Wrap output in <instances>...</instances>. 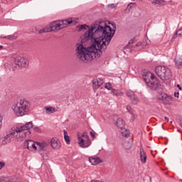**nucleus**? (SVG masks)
<instances>
[{"mask_svg":"<svg viewBox=\"0 0 182 182\" xmlns=\"http://www.w3.org/2000/svg\"><path fill=\"white\" fill-rule=\"evenodd\" d=\"M113 28L107 26L105 21H96L90 27L87 24L80 25L81 30H87L83 35L85 41H94L92 45L88 48L82 44H77L75 50L77 59L87 63L92 62L93 59L101 56L102 52L107 49V46L112 41V38L116 33V25L112 24Z\"/></svg>","mask_w":182,"mask_h":182,"instance_id":"1","label":"nucleus"},{"mask_svg":"<svg viewBox=\"0 0 182 182\" xmlns=\"http://www.w3.org/2000/svg\"><path fill=\"white\" fill-rule=\"evenodd\" d=\"M11 109L16 116L21 117L25 116V114L29 112L31 102L25 98L18 99L17 101L14 102Z\"/></svg>","mask_w":182,"mask_h":182,"instance_id":"2","label":"nucleus"},{"mask_svg":"<svg viewBox=\"0 0 182 182\" xmlns=\"http://www.w3.org/2000/svg\"><path fill=\"white\" fill-rule=\"evenodd\" d=\"M142 77L147 86L151 90H157L160 88V80L151 72L144 73Z\"/></svg>","mask_w":182,"mask_h":182,"instance_id":"3","label":"nucleus"},{"mask_svg":"<svg viewBox=\"0 0 182 182\" xmlns=\"http://www.w3.org/2000/svg\"><path fill=\"white\" fill-rule=\"evenodd\" d=\"M155 73L161 80H168L173 75L171 74V70L168 67L161 65L155 68Z\"/></svg>","mask_w":182,"mask_h":182,"instance_id":"4","label":"nucleus"},{"mask_svg":"<svg viewBox=\"0 0 182 182\" xmlns=\"http://www.w3.org/2000/svg\"><path fill=\"white\" fill-rule=\"evenodd\" d=\"M33 123L32 122H29L25 124V125L18 127L16 128V133H19V137H21V139H23L24 136L25 137H26V132H25V130H28V133L29 134H31V129H33Z\"/></svg>","mask_w":182,"mask_h":182,"instance_id":"5","label":"nucleus"},{"mask_svg":"<svg viewBox=\"0 0 182 182\" xmlns=\"http://www.w3.org/2000/svg\"><path fill=\"white\" fill-rule=\"evenodd\" d=\"M36 146H38L39 149V153L43 158V160H48V155L45 153H42V151H46V149L48 147V143L46 142H36Z\"/></svg>","mask_w":182,"mask_h":182,"instance_id":"6","label":"nucleus"},{"mask_svg":"<svg viewBox=\"0 0 182 182\" xmlns=\"http://www.w3.org/2000/svg\"><path fill=\"white\" fill-rule=\"evenodd\" d=\"M15 63L18 68H28L29 65V61L28 59L18 56L15 58Z\"/></svg>","mask_w":182,"mask_h":182,"instance_id":"7","label":"nucleus"},{"mask_svg":"<svg viewBox=\"0 0 182 182\" xmlns=\"http://www.w3.org/2000/svg\"><path fill=\"white\" fill-rule=\"evenodd\" d=\"M159 99L164 105H171L173 100L167 94L162 92L159 95Z\"/></svg>","mask_w":182,"mask_h":182,"instance_id":"8","label":"nucleus"},{"mask_svg":"<svg viewBox=\"0 0 182 182\" xmlns=\"http://www.w3.org/2000/svg\"><path fill=\"white\" fill-rule=\"evenodd\" d=\"M48 28L49 32H58V31L63 29V27H61L60 21H53L50 24Z\"/></svg>","mask_w":182,"mask_h":182,"instance_id":"9","label":"nucleus"},{"mask_svg":"<svg viewBox=\"0 0 182 182\" xmlns=\"http://www.w3.org/2000/svg\"><path fill=\"white\" fill-rule=\"evenodd\" d=\"M78 143L82 149H85L86 147H89L91 144L90 139H85L81 136L78 137Z\"/></svg>","mask_w":182,"mask_h":182,"instance_id":"10","label":"nucleus"},{"mask_svg":"<svg viewBox=\"0 0 182 182\" xmlns=\"http://www.w3.org/2000/svg\"><path fill=\"white\" fill-rule=\"evenodd\" d=\"M36 142L32 140H27L24 142L23 146L32 151L33 150H36Z\"/></svg>","mask_w":182,"mask_h":182,"instance_id":"11","label":"nucleus"},{"mask_svg":"<svg viewBox=\"0 0 182 182\" xmlns=\"http://www.w3.org/2000/svg\"><path fill=\"white\" fill-rule=\"evenodd\" d=\"M50 144H51V147L53 149H55L56 150H58V149H60V146H61L60 141L58 139V138H55V137L51 139Z\"/></svg>","mask_w":182,"mask_h":182,"instance_id":"12","label":"nucleus"},{"mask_svg":"<svg viewBox=\"0 0 182 182\" xmlns=\"http://www.w3.org/2000/svg\"><path fill=\"white\" fill-rule=\"evenodd\" d=\"M19 133L16 132V129L15 130H12L10 131L7 133L6 136H4L5 140H8V139H9V140H11V139H14V137H19Z\"/></svg>","mask_w":182,"mask_h":182,"instance_id":"13","label":"nucleus"},{"mask_svg":"<svg viewBox=\"0 0 182 182\" xmlns=\"http://www.w3.org/2000/svg\"><path fill=\"white\" fill-rule=\"evenodd\" d=\"M105 82L103 80L99 78V79H95L92 80V87L93 89H99L103 85Z\"/></svg>","mask_w":182,"mask_h":182,"instance_id":"14","label":"nucleus"},{"mask_svg":"<svg viewBox=\"0 0 182 182\" xmlns=\"http://www.w3.org/2000/svg\"><path fill=\"white\" fill-rule=\"evenodd\" d=\"M60 22V25L63 28H66L68 25H70V23H73V20L72 18H68L65 20L58 21Z\"/></svg>","mask_w":182,"mask_h":182,"instance_id":"15","label":"nucleus"},{"mask_svg":"<svg viewBox=\"0 0 182 182\" xmlns=\"http://www.w3.org/2000/svg\"><path fill=\"white\" fill-rule=\"evenodd\" d=\"M117 127L121 130H124V127H126V122L123 120L122 118H118L116 122Z\"/></svg>","mask_w":182,"mask_h":182,"instance_id":"16","label":"nucleus"},{"mask_svg":"<svg viewBox=\"0 0 182 182\" xmlns=\"http://www.w3.org/2000/svg\"><path fill=\"white\" fill-rule=\"evenodd\" d=\"M89 161L92 164V166H96V164H100V163H103V160L100 159L99 157H90Z\"/></svg>","mask_w":182,"mask_h":182,"instance_id":"17","label":"nucleus"},{"mask_svg":"<svg viewBox=\"0 0 182 182\" xmlns=\"http://www.w3.org/2000/svg\"><path fill=\"white\" fill-rule=\"evenodd\" d=\"M140 160L141 163L144 164L147 160V156L146 155V152L143 148L140 149Z\"/></svg>","mask_w":182,"mask_h":182,"instance_id":"18","label":"nucleus"},{"mask_svg":"<svg viewBox=\"0 0 182 182\" xmlns=\"http://www.w3.org/2000/svg\"><path fill=\"white\" fill-rule=\"evenodd\" d=\"M152 5H160L161 6H164L166 5L165 0H153Z\"/></svg>","mask_w":182,"mask_h":182,"instance_id":"19","label":"nucleus"},{"mask_svg":"<svg viewBox=\"0 0 182 182\" xmlns=\"http://www.w3.org/2000/svg\"><path fill=\"white\" fill-rule=\"evenodd\" d=\"M176 66L182 65V56H176L174 59Z\"/></svg>","mask_w":182,"mask_h":182,"instance_id":"20","label":"nucleus"},{"mask_svg":"<svg viewBox=\"0 0 182 182\" xmlns=\"http://www.w3.org/2000/svg\"><path fill=\"white\" fill-rule=\"evenodd\" d=\"M129 100L131 101L132 105H137L139 102V97H137L136 95L130 98Z\"/></svg>","mask_w":182,"mask_h":182,"instance_id":"21","label":"nucleus"},{"mask_svg":"<svg viewBox=\"0 0 182 182\" xmlns=\"http://www.w3.org/2000/svg\"><path fill=\"white\" fill-rule=\"evenodd\" d=\"M46 109V112L48 114H52V113H55V112H56V110L55 109V108L52 107H45Z\"/></svg>","mask_w":182,"mask_h":182,"instance_id":"22","label":"nucleus"},{"mask_svg":"<svg viewBox=\"0 0 182 182\" xmlns=\"http://www.w3.org/2000/svg\"><path fill=\"white\" fill-rule=\"evenodd\" d=\"M136 5V3H130L127 5L124 13L125 14H130V10Z\"/></svg>","mask_w":182,"mask_h":182,"instance_id":"23","label":"nucleus"},{"mask_svg":"<svg viewBox=\"0 0 182 182\" xmlns=\"http://www.w3.org/2000/svg\"><path fill=\"white\" fill-rule=\"evenodd\" d=\"M112 93L114 96H117V97H119V96H123L124 93L123 92H117L116 89H112Z\"/></svg>","mask_w":182,"mask_h":182,"instance_id":"24","label":"nucleus"},{"mask_svg":"<svg viewBox=\"0 0 182 182\" xmlns=\"http://www.w3.org/2000/svg\"><path fill=\"white\" fill-rule=\"evenodd\" d=\"M126 95L129 100L136 95V94H134V92L132 91L131 90H127L126 91Z\"/></svg>","mask_w":182,"mask_h":182,"instance_id":"25","label":"nucleus"},{"mask_svg":"<svg viewBox=\"0 0 182 182\" xmlns=\"http://www.w3.org/2000/svg\"><path fill=\"white\" fill-rule=\"evenodd\" d=\"M64 139L67 144H70V138L68 135V132H66V130H64Z\"/></svg>","mask_w":182,"mask_h":182,"instance_id":"26","label":"nucleus"},{"mask_svg":"<svg viewBox=\"0 0 182 182\" xmlns=\"http://www.w3.org/2000/svg\"><path fill=\"white\" fill-rule=\"evenodd\" d=\"M1 39H8L9 41H15V39H16V38L15 37V36L11 35V36H1L0 37Z\"/></svg>","mask_w":182,"mask_h":182,"instance_id":"27","label":"nucleus"},{"mask_svg":"<svg viewBox=\"0 0 182 182\" xmlns=\"http://www.w3.org/2000/svg\"><path fill=\"white\" fill-rule=\"evenodd\" d=\"M49 32V28L48 27H46L43 29L39 30L38 33H48Z\"/></svg>","mask_w":182,"mask_h":182,"instance_id":"28","label":"nucleus"},{"mask_svg":"<svg viewBox=\"0 0 182 182\" xmlns=\"http://www.w3.org/2000/svg\"><path fill=\"white\" fill-rule=\"evenodd\" d=\"M107 6L109 9H114V8H117V4H108Z\"/></svg>","mask_w":182,"mask_h":182,"instance_id":"29","label":"nucleus"},{"mask_svg":"<svg viewBox=\"0 0 182 182\" xmlns=\"http://www.w3.org/2000/svg\"><path fill=\"white\" fill-rule=\"evenodd\" d=\"M124 146L126 150H129V149H132V144H129V142H125Z\"/></svg>","mask_w":182,"mask_h":182,"instance_id":"30","label":"nucleus"},{"mask_svg":"<svg viewBox=\"0 0 182 182\" xmlns=\"http://www.w3.org/2000/svg\"><path fill=\"white\" fill-rule=\"evenodd\" d=\"M105 89H107V90H112V83L107 82L105 84Z\"/></svg>","mask_w":182,"mask_h":182,"instance_id":"31","label":"nucleus"},{"mask_svg":"<svg viewBox=\"0 0 182 182\" xmlns=\"http://www.w3.org/2000/svg\"><path fill=\"white\" fill-rule=\"evenodd\" d=\"M127 110L132 114L133 117L134 116V114L132 112V107L130 105L127 106Z\"/></svg>","mask_w":182,"mask_h":182,"instance_id":"32","label":"nucleus"},{"mask_svg":"<svg viewBox=\"0 0 182 182\" xmlns=\"http://www.w3.org/2000/svg\"><path fill=\"white\" fill-rule=\"evenodd\" d=\"M80 137H82V139H89V136L86 132H83Z\"/></svg>","mask_w":182,"mask_h":182,"instance_id":"33","label":"nucleus"},{"mask_svg":"<svg viewBox=\"0 0 182 182\" xmlns=\"http://www.w3.org/2000/svg\"><path fill=\"white\" fill-rule=\"evenodd\" d=\"M176 33H178V36H182V28L176 31Z\"/></svg>","mask_w":182,"mask_h":182,"instance_id":"34","label":"nucleus"},{"mask_svg":"<svg viewBox=\"0 0 182 182\" xmlns=\"http://www.w3.org/2000/svg\"><path fill=\"white\" fill-rule=\"evenodd\" d=\"M4 167H5V162L1 161L0 162V170H2V168H4Z\"/></svg>","mask_w":182,"mask_h":182,"instance_id":"35","label":"nucleus"},{"mask_svg":"<svg viewBox=\"0 0 182 182\" xmlns=\"http://www.w3.org/2000/svg\"><path fill=\"white\" fill-rule=\"evenodd\" d=\"M33 130H35V132H41V129L38 127H33Z\"/></svg>","mask_w":182,"mask_h":182,"instance_id":"36","label":"nucleus"},{"mask_svg":"<svg viewBox=\"0 0 182 182\" xmlns=\"http://www.w3.org/2000/svg\"><path fill=\"white\" fill-rule=\"evenodd\" d=\"M90 133L92 137H96V132H95V131H92Z\"/></svg>","mask_w":182,"mask_h":182,"instance_id":"37","label":"nucleus"},{"mask_svg":"<svg viewBox=\"0 0 182 182\" xmlns=\"http://www.w3.org/2000/svg\"><path fill=\"white\" fill-rule=\"evenodd\" d=\"M2 120H4V117L0 115V129L2 127Z\"/></svg>","mask_w":182,"mask_h":182,"instance_id":"38","label":"nucleus"},{"mask_svg":"<svg viewBox=\"0 0 182 182\" xmlns=\"http://www.w3.org/2000/svg\"><path fill=\"white\" fill-rule=\"evenodd\" d=\"M177 35H178V33H177V31H176L175 34L173 36V39H176L177 38Z\"/></svg>","mask_w":182,"mask_h":182,"instance_id":"39","label":"nucleus"},{"mask_svg":"<svg viewBox=\"0 0 182 182\" xmlns=\"http://www.w3.org/2000/svg\"><path fill=\"white\" fill-rule=\"evenodd\" d=\"M134 40H130V41H129V43H128V45H132V44L134 43Z\"/></svg>","mask_w":182,"mask_h":182,"instance_id":"40","label":"nucleus"},{"mask_svg":"<svg viewBox=\"0 0 182 182\" xmlns=\"http://www.w3.org/2000/svg\"><path fill=\"white\" fill-rule=\"evenodd\" d=\"M179 95H180L179 92H174L175 97H178V98Z\"/></svg>","mask_w":182,"mask_h":182,"instance_id":"41","label":"nucleus"},{"mask_svg":"<svg viewBox=\"0 0 182 182\" xmlns=\"http://www.w3.org/2000/svg\"><path fill=\"white\" fill-rule=\"evenodd\" d=\"M164 119H165L166 122H168V117H164Z\"/></svg>","mask_w":182,"mask_h":182,"instance_id":"42","label":"nucleus"},{"mask_svg":"<svg viewBox=\"0 0 182 182\" xmlns=\"http://www.w3.org/2000/svg\"><path fill=\"white\" fill-rule=\"evenodd\" d=\"M177 87H178V89L181 90V87H180V85H177Z\"/></svg>","mask_w":182,"mask_h":182,"instance_id":"43","label":"nucleus"},{"mask_svg":"<svg viewBox=\"0 0 182 182\" xmlns=\"http://www.w3.org/2000/svg\"><path fill=\"white\" fill-rule=\"evenodd\" d=\"M8 65H9V64L5 63V64H4L5 68H8Z\"/></svg>","mask_w":182,"mask_h":182,"instance_id":"44","label":"nucleus"},{"mask_svg":"<svg viewBox=\"0 0 182 182\" xmlns=\"http://www.w3.org/2000/svg\"><path fill=\"white\" fill-rule=\"evenodd\" d=\"M2 48H4V46H0V50L2 49Z\"/></svg>","mask_w":182,"mask_h":182,"instance_id":"45","label":"nucleus"},{"mask_svg":"<svg viewBox=\"0 0 182 182\" xmlns=\"http://www.w3.org/2000/svg\"><path fill=\"white\" fill-rule=\"evenodd\" d=\"M12 70H15V67L11 68Z\"/></svg>","mask_w":182,"mask_h":182,"instance_id":"46","label":"nucleus"},{"mask_svg":"<svg viewBox=\"0 0 182 182\" xmlns=\"http://www.w3.org/2000/svg\"><path fill=\"white\" fill-rule=\"evenodd\" d=\"M91 182H97L96 180H92Z\"/></svg>","mask_w":182,"mask_h":182,"instance_id":"47","label":"nucleus"},{"mask_svg":"<svg viewBox=\"0 0 182 182\" xmlns=\"http://www.w3.org/2000/svg\"><path fill=\"white\" fill-rule=\"evenodd\" d=\"M97 182H104V181H97Z\"/></svg>","mask_w":182,"mask_h":182,"instance_id":"48","label":"nucleus"},{"mask_svg":"<svg viewBox=\"0 0 182 182\" xmlns=\"http://www.w3.org/2000/svg\"><path fill=\"white\" fill-rule=\"evenodd\" d=\"M125 48H129V46H127Z\"/></svg>","mask_w":182,"mask_h":182,"instance_id":"49","label":"nucleus"},{"mask_svg":"<svg viewBox=\"0 0 182 182\" xmlns=\"http://www.w3.org/2000/svg\"><path fill=\"white\" fill-rule=\"evenodd\" d=\"M136 46H139V45L136 44Z\"/></svg>","mask_w":182,"mask_h":182,"instance_id":"50","label":"nucleus"},{"mask_svg":"<svg viewBox=\"0 0 182 182\" xmlns=\"http://www.w3.org/2000/svg\"><path fill=\"white\" fill-rule=\"evenodd\" d=\"M132 1H136V0H132Z\"/></svg>","mask_w":182,"mask_h":182,"instance_id":"51","label":"nucleus"},{"mask_svg":"<svg viewBox=\"0 0 182 182\" xmlns=\"http://www.w3.org/2000/svg\"><path fill=\"white\" fill-rule=\"evenodd\" d=\"M0 82H1V78H0Z\"/></svg>","mask_w":182,"mask_h":182,"instance_id":"52","label":"nucleus"}]
</instances>
